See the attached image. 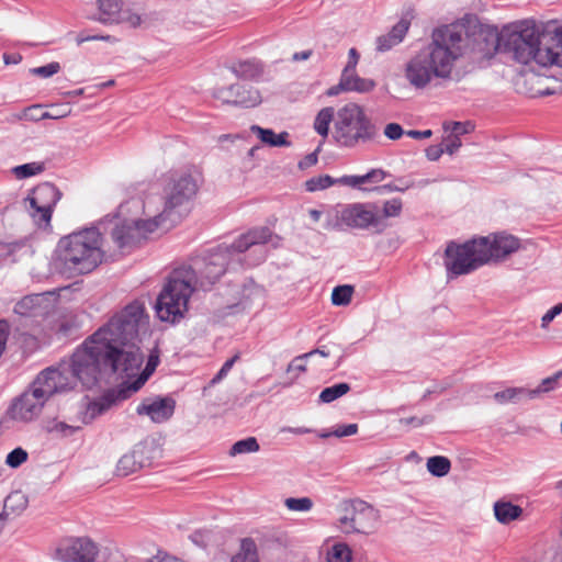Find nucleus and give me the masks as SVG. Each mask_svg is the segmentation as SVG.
Returning a JSON list of instances; mask_svg holds the SVG:
<instances>
[{"mask_svg":"<svg viewBox=\"0 0 562 562\" xmlns=\"http://www.w3.org/2000/svg\"><path fill=\"white\" fill-rule=\"evenodd\" d=\"M145 317L143 303L134 301L127 304L87 338L69 362L41 371L30 386L34 396L47 402L55 394L75 389L78 382L86 389H92L102 372L134 374L144 361L138 331Z\"/></svg>","mask_w":562,"mask_h":562,"instance_id":"f257e3e1","label":"nucleus"},{"mask_svg":"<svg viewBox=\"0 0 562 562\" xmlns=\"http://www.w3.org/2000/svg\"><path fill=\"white\" fill-rule=\"evenodd\" d=\"M281 238L273 235L267 226L255 227L247 233L241 234L231 245L221 244L206 250L202 256L196 257L188 267L176 269L181 277L191 283L193 290H210L221 277L235 265L254 267L266 259V252L259 250L258 256L250 262H244L241 254L251 247L265 245L272 241L273 247H278Z\"/></svg>","mask_w":562,"mask_h":562,"instance_id":"f03ea898","label":"nucleus"},{"mask_svg":"<svg viewBox=\"0 0 562 562\" xmlns=\"http://www.w3.org/2000/svg\"><path fill=\"white\" fill-rule=\"evenodd\" d=\"M460 42L462 60L479 66L495 54L508 55L522 65L562 67V37H464Z\"/></svg>","mask_w":562,"mask_h":562,"instance_id":"7ed1b4c3","label":"nucleus"},{"mask_svg":"<svg viewBox=\"0 0 562 562\" xmlns=\"http://www.w3.org/2000/svg\"><path fill=\"white\" fill-rule=\"evenodd\" d=\"M462 37H431L415 50L404 66V76L415 89L438 87L459 79L457 65L462 60Z\"/></svg>","mask_w":562,"mask_h":562,"instance_id":"20e7f679","label":"nucleus"},{"mask_svg":"<svg viewBox=\"0 0 562 562\" xmlns=\"http://www.w3.org/2000/svg\"><path fill=\"white\" fill-rule=\"evenodd\" d=\"M102 243V234L95 226L60 237L52 255V270L68 279L91 273L104 260Z\"/></svg>","mask_w":562,"mask_h":562,"instance_id":"39448f33","label":"nucleus"},{"mask_svg":"<svg viewBox=\"0 0 562 562\" xmlns=\"http://www.w3.org/2000/svg\"><path fill=\"white\" fill-rule=\"evenodd\" d=\"M562 35V19L538 22L526 18L506 23L499 29L481 19L477 14L467 12L450 23L432 29L430 35Z\"/></svg>","mask_w":562,"mask_h":562,"instance_id":"423d86ee","label":"nucleus"},{"mask_svg":"<svg viewBox=\"0 0 562 562\" xmlns=\"http://www.w3.org/2000/svg\"><path fill=\"white\" fill-rule=\"evenodd\" d=\"M333 137L339 146L355 148L374 142L379 128L357 104H348L338 111Z\"/></svg>","mask_w":562,"mask_h":562,"instance_id":"0eeeda50","label":"nucleus"},{"mask_svg":"<svg viewBox=\"0 0 562 562\" xmlns=\"http://www.w3.org/2000/svg\"><path fill=\"white\" fill-rule=\"evenodd\" d=\"M193 292L191 283L173 270L156 300L157 317L161 322L178 323L188 311V302Z\"/></svg>","mask_w":562,"mask_h":562,"instance_id":"6e6552de","label":"nucleus"},{"mask_svg":"<svg viewBox=\"0 0 562 562\" xmlns=\"http://www.w3.org/2000/svg\"><path fill=\"white\" fill-rule=\"evenodd\" d=\"M443 265L448 279L469 274L486 265V258L483 257L477 237L463 244L448 243L445 250Z\"/></svg>","mask_w":562,"mask_h":562,"instance_id":"1a4fd4ad","label":"nucleus"},{"mask_svg":"<svg viewBox=\"0 0 562 562\" xmlns=\"http://www.w3.org/2000/svg\"><path fill=\"white\" fill-rule=\"evenodd\" d=\"M198 183L191 175H182L165 189L162 216H171L173 223H179L190 200L196 194Z\"/></svg>","mask_w":562,"mask_h":562,"instance_id":"9d476101","label":"nucleus"},{"mask_svg":"<svg viewBox=\"0 0 562 562\" xmlns=\"http://www.w3.org/2000/svg\"><path fill=\"white\" fill-rule=\"evenodd\" d=\"M337 218L340 224L355 229H373L381 233L386 226L378 213L376 204L370 202L341 205L337 211Z\"/></svg>","mask_w":562,"mask_h":562,"instance_id":"9b49d317","label":"nucleus"},{"mask_svg":"<svg viewBox=\"0 0 562 562\" xmlns=\"http://www.w3.org/2000/svg\"><path fill=\"white\" fill-rule=\"evenodd\" d=\"M60 198L61 192L55 184L50 182L37 184L26 198L30 202V215L38 225H48L53 210Z\"/></svg>","mask_w":562,"mask_h":562,"instance_id":"f8f14e48","label":"nucleus"},{"mask_svg":"<svg viewBox=\"0 0 562 562\" xmlns=\"http://www.w3.org/2000/svg\"><path fill=\"white\" fill-rule=\"evenodd\" d=\"M376 514L373 506L361 499L351 501L346 507V515L340 517V528L345 533L368 535L374 527Z\"/></svg>","mask_w":562,"mask_h":562,"instance_id":"ddd939ff","label":"nucleus"},{"mask_svg":"<svg viewBox=\"0 0 562 562\" xmlns=\"http://www.w3.org/2000/svg\"><path fill=\"white\" fill-rule=\"evenodd\" d=\"M128 397H131V389H123V385L109 389L98 398L82 403L78 411V419L83 425H89L111 407L126 401Z\"/></svg>","mask_w":562,"mask_h":562,"instance_id":"4468645a","label":"nucleus"},{"mask_svg":"<svg viewBox=\"0 0 562 562\" xmlns=\"http://www.w3.org/2000/svg\"><path fill=\"white\" fill-rule=\"evenodd\" d=\"M98 12L95 20L103 24H124L136 29L147 24V18H143L128 9H123V0H97Z\"/></svg>","mask_w":562,"mask_h":562,"instance_id":"2eb2a0df","label":"nucleus"},{"mask_svg":"<svg viewBox=\"0 0 562 562\" xmlns=\"http://www.w3.org/2000/svg\"><path fill=\"white\" fill-rule=\"evenodd\" d=\"M99 548L90 538H67L59 542L56 558L61 562H94Z\"/></svg>","mask_w":562,"mask_h":562,"instance_id":"dca6fc26","label":"nucleus"},{"mask_svg":"<svg viewBox=\"0 0 562 562\" xmlns=\"http://www.w3.org/2000/svg\"><path fill=\"white\" fill-rule=\"evenodd\" d=\"M213 97L225 104L243 109L255 108L262 101L258 89L240 83L216 88L213 91Z\"/></svg>","mask_w":562,"mask_h":562,"instance_id":"f3484780","label":"nucleus"},{"mask_svg":"<svg viewBox=\"0 0 562 562\" xmlns=\"http://www.w3.org/2000/svg\"><path fill=\"white\" fill-rule=\"evenodd\" d=\"M479 246L486 258V263L491 261H501L507 258L520 247V241L513 235L504 233L494 234L492 236L477 237Z\"/></svg>","mask_w":562,"mask_h":562,"instance_id":"a211bd4d","label":"nucleus"},{"mask_svg":"<svg viewBox=\"0 0 562 562\" xmlns=\"http://www.w3.org/2000/svg\"><path fill=\"white\" fill-rule=\"evenodd\" d=\"M53 312L50 300L45 293L30 294L14 305V313L38 324Z\"/></svg>","mask_w":562,"mask_h":562,"instance_id":"6ab92c4d","label":"nucleus"},{"mask_svg":"<svg viewBox=\"0 0 562 562\" xmlns=\"http://www.w3.org/2000/svg\"><path fill=\"white\" fill-rule=\"evenodd\" d=\"M150 449L146 443L139 442L133 450L125 453L117 462L116 472L121 476H127L151 464L148 456Z\"/></svg>","mask_w":562,"mask_h":562,"instance_id":"aec40b11","label":"nucleus"},{"mask_svg":"<svg viewBox=\"0 0 562 562\" xmlns=\"http://www.w3.org/2000/svg\"><path fill=\"white\" fill-rule=\"evenodd\" d=\"M34 391L30 387L11 406L12 417L23 422H30L37 417L46 401L34 396Z\"/></svg>","mask_w":562,"mask_h":562,"instance_id":"412c9836","label":"nucleus"},{"mask_svg":"<svg viewBox=\"0 0 562 562\" xmlns=\"http://www.w3.org/2000/svg\"><path fill=\"white\" fill-rule=\"evenodd\" d=\"M175 409L176 401L171 396H158L150 403H140L136 408V413L138 415H147L151 422L161 424L172 417Z\"/></svg>","mask_w":562,"mask_h":562,"instance_id":"4be33fe9","label":"nucleus"},{"mask_svg":"<svg viewBox=\"0 0 562 562\" xmlns=\"http://www.w3.org/2000/svg\"><path fill=\"white\" fill-rule=\"evenodd\" d=\"M228 69L239 79L248 81H269L266 65L258 58L238 59L231 63Z\"/></svg>","mask_w":562,"mask_h":562,"instance_id":"5701e85b","label":"nucleus"},{"mask_svg":"<svg viewBox=\"0 0 562 562\" xmlns=\"http://www.w3.org/2000/svg\"><path fill=\"white\" fill-rule=\"evenodd\" d=\"M111 237L122 252H130L144 240V236L134 223L116 225L112 229Z\"/></svg>","mask_w":562,"mask_h":562,"instance_id":"b1692460","label":"nucleus"},{"mask_svg":"<svg viewBox=\"0 0 562 562\" xmlns=\"http://www.w3.org/2000/svg\"><path fill=\"white\" fill-rule=\"evenodd\" d=\"M34 249L27 238L13 240L10 243L0 241V259H11L16 262L23 258H31L34 255Z\"/></svg>","mask_w":562,"mask_h":562,"instance_id":"393cba45","label":"nucleus"},{"mask_svg":"<svg viewBox=\"0 0 562 562\" xmlns=\"http://www.w3.org/2000/svg\"><path fill=\"white\" fill-rule=\"evenodd\" d=\"M250 132L255 134L261 143L270 147H290L291 142L289 140V133L283 131L276 134L272 128H265L259 125H251Z\"/></svg>","mask_w":562,"mask_h":562,"instance_id":"a878e982","label":"nucleus"},{"mask_svg":"<svg viewBox=\"0 0 562 562\" xmlns=\"http://www.w3.org/2000/svg\"><path fill=\"white\" fill-rule=\"evenodd\" d=\"M138 227L140 234L146 239V234L155 232L157 228L170 229L177 223L171 221V216H162V211L154 217L147 220H137L133 222Z\"/></svg>","mask_w":562,"mask_h":562,"instance_id":"bb28decb","label":"nucleus"},{"mask_svg":"<svg viewBox=\"0 0 562 562\" xmlns=\"http://www.w3.org/2000/svg\"><path fill=\"white\" fill-rule=\"evenodd\" d=\"M494 515L498 522L507 525L522 515V508L512 502L497 501L494 504Z\"/></svg>","mask_w":562,"mask_h":562,"instance_id":"cd10ccee","label":"nucleus"},{"mask_svg":"<svg viewBox=\"0 0 562 562\" xmlns=\"http://www.w3.org/2000/svg\"><path fill=\"white\" fill-rule=\"evenodd\" d=\"M345 83V91H356L360 93L369 92L375 87L372 79L361 78L356 71L341 74Z\"/></svg>","mask_w":562,"mask_h":562,"instance_id":"c85d7f7f","label":"nucleus"},{"mask_svg":"<svg viewBox=\"0 0 562 562\" xmlns=\"http://www.w3.org/2000/svg\"><path fill=\"white\" fill-rule=\"evenodd\" d=\"M158 364L159 355L158 351L155 349L149 353L146 366L142 371L140 376L133 383L128 385H123V389H131V395L134 392H137L140 389V386L146 382V380L154 373Z\"/></svg>","mask_w":562,"mask_h":562,"instance_id":"c756f323","label":"nucleus"},{"mask_svg":"<svg viewBox=\"0 0 562 562\" xmlns=\"http://www.w3.org/2000/svg\"><path fill=\"white\" fill-rule=\"evenodd\" d=\"M27 506V498L21 492H13L7 496L3 503L2 515L8 519L10 514H21Z\"/></svg>","mask_w":562,"mask_h":562,"instance_id":"7c9ffc66","label":"nucleus"},{"mask_svg":"<svg viewBox=\"0 0 562 562\" xmlns=\"http://www.w3.org/2000/svg\"><path fill=\"white\" fill-rule=\"evenodd\" d=\"M231 562H259L256 542L251 538H244L239 552L232 557Z\"/></svg>","mask_w":562,"mask_h":562,"instance_id":"2f4dec72","label":"nucleus"},{"mask_svg":"<svg viewBox=\"0 0 562 562\" xmlns=\"http://www.w3.org/2000/svg\"><path fill=\"white\" fill-rule=\"evenodd\" d=\"M521 398H529V390L525 387H508L494 394V400L499 404L517 403Z\"/></svg>","mask_w":562,"mask_h":562,"instance_id":"473e14b6","label":"nucleus"},{"mask_svg":"<svg viewBox=\"0 0 562 562\" xmlns=\"http://www.w3.org/2000/svg\"><path fill=\"white\" fill-rule=\"evenodd\" d=\"M350 385L346 382H340L331 386H327L321 392L318 396V402L323 404L331 403L335 400L347 394L350 391Z\"/></svg>","mask_w":562,"mask_h":562,"instance_id":"72a5a7b5","label":"nucleus"},{"mask_svg":"<svg viewBox=\"0 0 562 562\" xmlns=\"http://www.w3.org/2000/svg\"><path fill=\"white\" fill-rule=\"evenodd\" d=\"M427 470L437 477L447 475L451 469V462L447 457L434 456L427 460Z\"/></svg>","mask_w":562,"mask_h":562,"instance_id":"f704fd0d","label":"nucleus"},{"mask_svg":"<svg viewBox=\"0 0 562 562\" xmlns=\"http://www.w3.org/2000/svg\"><path fill=\"white\" fill-rule=\"evenodd\" d=\"M45 170V164L42 161H33L23 165L15 166L12 168V173L18 179H26L36 175L42 173Z\"/></svg>","mask_w":562,"mask_h":562,"instance_id":"c9c22d12","label":"nucleus"},{"mask_svg":"<svg viewBox=\"0 0 562 562\" xmlns=\"http://www.w3.org/2000/svg\"><path fill=\"white\" fill-rule=\"evenodd\" d=\"M334 119V109L333 108H324L322 109L314 121V128L315 131L322 135L323 137H326L329 132V124Z\"/></svg>","mask_w":562,"mask_h":562,"instance_id":"e433bc0d","label":"nucleus"},{"mask_svg":"<svg viewBox=\"0 0 562 562\" xmlns=\"http://www.w3.org/2000/svg\"><path fill=\"white\" fill-rule=\"evenodd\" d=\"M355 288L350 284L337 285L331 292V303L335 306H346L350 303Z\"/></svg>","mask_w":562,"mask_h":562,"instance_id":"4c0bfd02","label":"nucleus"},{"mask_svg":"<svg viewBox=\"0 0 562 562\" xmlns=\"http://www.w3.org/2000/svg\"><path fill=\"white\" fill-rule=\"evenodd\" d=\"M260 449V446L255 437H248L241 440L236 441L231 450L229 454L235 457L241 453H251L257 452Z\"/></svg>","mask_w":562,"mask_h":562,"instance_id":"58836bf2","label":"nucleus"},{"mask_svg":"<svg viewBox=\"0 0 562 562\" xmlns=\"http://www.w3.org/2000/svg\"><path fill=\"white\" fill-rule=\"evenodd\" d=\"M560 378H562V371H558L551 376L543 379L537 389L529 390V400L536 398L541 393L554 390L558 386Z\"/></svg>","mask_w":562,"mask_h":562,"instance_id":"ea45409f","label":"nucleus"},{"mask_svg":"<svg viewBox=\"0 0 562 562\" xmlns=\"http://www.w3.org/2000/svg\"><path fill=\"white\" fill-rule=\"evenodd\" d=\"M336 182H337L336 178H333L329 175H322V176L313 177V178L308 179L305 182V190L307 192H315L318 190L327 189V188L331 187L333 184H336Z\"/></svg>","mask_w":562,"mask_h":562,"instance_id":"a19ab883","label":"nucleus"},{"mask_svg":"<svg viewBox=\"0 0 562 562\" xmlns=\"http://www.w3.org/2000/svg\"><path fill=\"white\" fill-rule=\"evenodd\" d=\"M351 550L346 543H336L327 554V562H350Z\"/></svg>","mask_w":562,"mask_h":562,"instance_id":"79ce46f5","label":"nucleus"},{"mask_svg":"<svg viewBox=\"0 0 562 562\" xmlns=\"http://www.w3.org/2000/svg\"><path fill=\"white\" fill-rule=\"evenodd\" d=\"M284 504L288 509L293 512H308L313 507V501L310 497H289Z\"/></svg>","mask_w":562,"mask_h":562,"instance_id":"37998d69","label":"nucleus"},{"mask_svg":"<svg viewBox=\"0 0 562 562\" xmlns=\"http://www.w3.org/2000/svg\"><path fill=\"white\" fill-rule=\"evenodd\" d=\"M403 203L400 198H394L387 200L383 203V215H381L382 220L384 217H396L402 213Z\"/></svg>","mask_w":562,"mask_h":562,"instance_id":"c03bdc74","label":"nucleus"},{"mask_svg":"<svg viewBox=\"0 0 562 562\" xmlns=\"http://www.w3.org/2000/svg\"><path fill=\"white\" fill-rule=\"evenodd\" d=\"M27 452L19 447L8 453L5 463L10 468L16 469L27 460Z\"/></svg>","mask_w":562,"mask_h":562,"instance_id":"a18cd8bd","label":"nucleus"},{"mask_svg":"<svg viewBox=\"0 0 562 562\" xmlns=\"http://www.w3.org/2000/svg\"><path fill=\"white\" fill-rule=\"evenodd\" d=\"M59 70H60L59 63L52 61V63H49L47 65H44V66L31 68L30 72L32 75H35V76H38V77H42V78H49V77L56 75L57 72H59Z\"/></svg>","mask_w":562,"mask_h":562,"instance_id":"49530a36","label":"nucleus"},{"mask_svg":"<svg viewBox=\"0 0 562 562\" xmlns=\"http://www.w3.org/2000/svg\"><path fill=\"white\" fill-rule=\"evenodd\" d=\"M413 10H408L401 20L392 27L387 35H406L409 30Z\"/></svg>","mask_w":562,"mask_h":562,"instance_id":"de8ad7c7","label":"nucleus"},{"mask_svg":"<svg viewBox=\"0 0 562 562\" xmlns=\"http://www.w3.org/2000/svg\"><path fill=\"white\" fill-rule=\"evenodd\" d=\"M239 359V355L236 353L235 356H233L232 358L227 359L222 368L218 370V372L213 376L212 379V384H215V383H218L220 381H222L227 374L228 372L232 370L233 366L235 364V362Z\"/></svg>","mask_w":562,"mask_h":562,"instance_id":"09e8293b","label":"nucleus"},{"mask_svg":"<svg viewBox=\"0 0 562 562\" xmlns=\"http://www.w3.org/2000/svg\"><path fill=\"white\" fill-rule=\"evenodd\" d=\"M376 49L381 53L392 49L394 46L401 44L404 37H376Z\"/></svg>","mask_w":562,"mask_h":562,"instance_id":"8fccbe9b","label":"nucleus"},{"mask_svg":"<svg viewBox=\"0 0 562 562\" xmlns=\"http://www.w3.org/2000/svg\"><path fill=\"white\" fill-rule=\"evenodd\" d=\"M398 181L401 182V186L387 183V184L374 187L370 190L375 191L380 194H384V193H389V192H404L406 189H408L411 187V184L403 183V179H398Z\"/></svg>","mask_w":562,"mask_h":562,"instance_id":"3c124183","label":"nucleus"},{"mask_svg":"<svg viewBox=\"0 0 562 562\" xmlns=\"http://www.w3.org/2000/svg\"><path fill=\"white\" fill-rule=\"evenodd\" d=\"M357 432V424L337 425V427L331 431V434H334V436L337 438L352 436L356 435Z\"/></svg>","mask_w":562,"mask_h":562,"instance_id":"603ef678","label":"nucleus"},{"mask_svg":"<svg viewBox=\"0 0 562 562\" xmlns=\"http://www.w3.org/2000/svg\"><path fill=\"white\" fill-rule=\"evenodd\" d=\"M434 420V416L431 415H425L424 417L419 418V417H405V418H401L400 419V423L402 425H405V426H413V427H420L425 424H429Z\"/></svg>","mask_w":562,"mask_h":562,"instance_id":"864d4df0","label":"nucleus"},{"mask_svg":"<svg viewBox=\"0 0 562 562\" xmlns=\"http://www.w3.org/2000/svg\"><path fill=\"white\" fill-rule=\"evenodd\" d=\"M79 429L80 426H71L64 422H58L54 425V427L50 430L60 434L63 437H68L77 432Z\"/></svg>","mask_w":562,"mask_h":562,"instance_id":"5fc2aeb1","label":"nucleus"},{"mask_svg":"<svg viewBox=\"0 0 562 562\" xmlns=\"http://www.w3.org/2000/svg\"><path fill=\"white\" fill-rule=\"evenodd\" d=\"M404 134L403 127L398 123H389L384 127V135L392 140H396Z\"/></svg>","mask_w":562,"mask_h":562,"instance_id":"6e6d98bb","label":"nucleus"},{"mask_svg":"<svg viewBox=\"0 0 562 562\" xmlns=\"http://www.w3.org/2000/svg\"><path fill=\"white\" fill-rule=\"evenodd\" d=\"M473 127L471 122H453L451 134L460 138L461 135L470 133Z\"/></svg>","mask_w":562,"mask_h":562,"instance_id":"4d7b16f0","label":"nucleus"},{"mask_svg":"<svg viewBox=\"0 0 562 562\" xmlns=\"http://www.w3.org/2000/svg\"><path fill=\"white\" fill-rule=\"evenodd\" d=\"M336 181H337L336 183H339L342 186H348V187L356 188V189H359L362 191H371L370 189L360 187L357 175H352V176L346 175L340 178H336Z\"/></svg>","mask_w":562,"mask_h":562,"instance_id":"13d9d810","label":"nucleus"},{"mask_svg":"<svg viewBox=\"0 0 562 562\" xmlns=\"http://www.w3.org/2000/svg\"><path fill=\"white\" fill-rule=\"evenodd\" d=\"M562 313V302L552 306L541 318L542 327L548 326L558 315Z\"/></svg>","mask_w":562,"mask_h":562,"instance_id":"bf43d9fd","label":"nucleus"},{"mask_svg":"<svg viewBox=\"0 0 562 562\" xmlns=\"http://www.w3.org/2000/svg\"><path fill=\"white\" fill-rule=\"evenodd\" d=\"M321 151V146H318L313 153L307 154L300 162V169H306L317 164L318 161V153Z\"/></svg>","mask_w":562,"mask_h":562,"instance_id":"052dcab7","label":"nucleus"},{"mask_svg":"<svg viewBox=\"0 0 562 562\" xmlns=\"http://www.w3.org/2000/svg\"><path fill=\"white\" fill-rule=\"evenodd\" d=\"M461 139L454 135L451 134L449 138L446 140V143L442 145L445 153H448L449 155H453L460 147H461Z\"/></svg>","mask_w":562,"mask_h":562,"instance_id":"680f3d73","label":"nucleus"},{"mask_svg":"<svg viewBox=\"0 0 562 562\" xmlns=\"http://www.w3.org/2000/svg\"><path fill=\"white\" fill-rule=\"evenodd\" d=\"M308 358L306 356V353L302 355V356H299V357H295L288 366V369L286 371L288 372H291V371H299V372H304L306 370V366H305V362L304 360Z\"/></svg>","mask_w":562,"mask_h":562,"instance_id":"e2e57ef3","label":"nucleus"},{"mask_svg":"<svg viewBox=\"0 0 562 562\" xmlns=\"http://www.w3.org/2000/svg\"><path fill=\"white\" fill-rule=\"evenodd\" d=\"M359 60V54L356 48H350L348 53V63L345 66L344 70L345 72H355L356 66Z\"/></svg>","mask_w":562,"mask_h":562,"instance_id":"0e129e2a","label":"nucleus"},{"mask_svg":"<svg viewBox=\"0 0 562 562\" xmlns=\"http://www.w3.org/2000/svg\"><path fill=\"white\" fill-rule=\"evenodd\" d=\"M443 153L445 149L442 145H430L426 148V157L430 161L438 160Z\"/></svg>","mask_w":562,"mask_h":562,"instance_id":"69168bd1","label":"nucleus"},{"mask_svg":"<svg viewBox=\"0 0 562 562\" xmlns=\"http://www.w3.org/2000/svg\"><path fill=\"white\" fill-rule=\"evenodd\" d=\"M369 181L370 183H379L381 181H383L389 175V172H386L385 170L383 169H371L369 172Z\"/></svg>","mask_w":562,"mask_h":562,"instance_id":"338daca9","label":"nucleus"},{"mask_svg":"<svg viewBox=\"0 0 562 562\" xmlns=\"http://www.w3.org/2000/svg\"><path fill=\"white\" fill-rule=\"evenodd\" d=\"M406 135L414 139H425V138H429L432 135V132L430 130H425V131L411 130V131L406 132Z\"/></svg>","mask_w":562,"mask_h":562,"instance_id":"774afa93","label":"nucleus"}]
</instances>
